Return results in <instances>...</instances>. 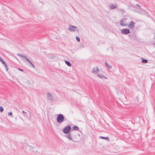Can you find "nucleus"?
<instances>
[{
    "label": "nucleus",
    "instance_id": "nucleus-1",
    "mask_svg": "<svg viewBox=\"0 0 155 155\" xmlns=\"http://www.w3.org/2000/svg\"><path fill=\"white\" fill-rule=\"evenodd\" d=\"M56 120L57 122L60 124H61L65 120L64 119V116L61 114H59L58 115Z\"/></svg>",
    "mask_w": 155,
    "mask_h": 155
},
{
    "label": "nucleus",
    "instance_id": "nucleus-2",
    "mask_svg": "<svg viewBox=\"0 0 155 155\" xmlns=\"http://www.w3.org/2000/svg\"><path fill=\"white\" fill-rule=\"evenodd\" d=\"M71 130V127L70 125L66 126L63 129V131L64 133L68 134Z\"/></svg>",
    "mask_w": 155,
    "mask_h": 155
},
{
    "label": "nucleus",
    "instance_id": "nucleus-3",
    "mask_svg": "<svg viewBox=\"0 0 155 155\" xmlns=\"http://www.w3.org/2000/svg\"><path fill=\"white\" fill-rule=\"evenodd\" d=\"M68 29L69 31H78L77 27L72 25H70Z\"/></svg>",
    "mask_w": 155,
    "mask_h": 155
},
{
    "label": "nucleus",
    "instance_id": "nucleus-4",
    "mask_svg": "<svg viewBox=\"0 0 155 155\" xmlns=\"http://www.w3.org/2000/svg\"><path fill=\"white\" fill-rule=\"evenodd\" d=\"M121 33L124 35L129 34L130 32L129 29L127 28L123 29L121 30Z\"/></svg>",
    "mask_w": 155,
    "mask_h": 155
},
{
    "label": "nucleus",
    "instance_id": "nucleus-5",
    "mask_svg": "<svg viewBox=\"0 0 155 155\" xmlns=\"http://www.w3.org/2000/svg\"><path fill=\"white\" fill-rule=\"evenodd\" d=\"M0 61L4 65L5 68L6 70L7 71H8V66L6 63L4 61V60L0 56Z\"/></svg>",
    "mask_w": 155,
    "mask_h": 155
},
{
    "label": "nucleus",
    "instance_id": "nucleus-6",
    "mask_svg": "<svg viewBox=\"0 0 155 155\" xmlns=\"http://www.w3.org/2000/svg\"><path fill=\"white\" fill-rule=\"evenodd\" d=\"M99 71L98 68L97 66L94 67L92 70V72L93 74H96Z\"/></svg>",
    "mask_w": 155,
    "mask_h": 155
},
{
    "label": "nucleus",
    "instance_id": "nucleus-7",
    "mask_svg": "<svg viewBox=\"0 0 155 155\" xmlns=\"http://www.w3.org/2000/svg\"><path fill=\"white\" fill-rule=\"evenodd\" d=\"M135 26V23L133 21H131L128 25V28H133Z\"/></svg>",
    "mask_w": 155,
    "mask_h": 155
},
{
    "label": "nucleus",
    "instance_id": "nucleus-8",
    "mask_svg": "<svg viewBox=\"0 0 155 155\" xmlns=\"http://www.w3.org/2000/svg\"><path fill=\"white\" fill-rule=\"evenodd\" d=\"M47 98L50 101H53L52 95L51 94L49 93H47Z\"/></svg>",
    "mask_w": 155,
    "mask_h": 155
},
{
    "label": "nucleus",
    "instance_id": "nucleus-9",
    "mask_svg": "<svg viewBox=\"0 0 155 155\" xmlns=\"http://www.w3.org/2000/svg\"><path fill=\"white\" fill-rule=\"evenodd\" d=\"M109 7L110 9H113L116 8L117 7V6L116 4H113L111 5Z\"/></svg>",
    "mask_w": 155,
    "mask_h": 155
},
{
    "label": "nucleus",
    "instance_id": "nucleus-10",
    "mask_svg": "<svg viewBox=\"0 0 155 155\" xmlns=\"http://www.w3.org/2000/svg\"><path fill=\"white\" fill-rule=\"evenodd\" d=\"M97 76L98 77L100 78H107L102 74H97Z\"/></svg>",
    "mask_w": 155,
    "mask_h": 155
},
{
    "label": "nucleus",
    "instance_id": "nucleus-11",
    "mask_svg": "<svg viewBox=\"0 0 155 155\" xmlns=\"http://www.w3.org/2000/svg\"><path fill=\"white\" fill-rule=\"evenodd\" d=\"M65 137H66L69 140H71L75 142V141H74L71 138V134H69L67 135L66 136H65Z\"/></svg>",
    "mask_w": 155,
    "mask_h": 155
},
{
    "label": "nucleus",
    "instance_id": "nucleus-12",
    "mask_svg": "<svg viewBox=\"0 0 155 155\" xmlns=\"http://www.w3.org/2000/svg\"><path fill=\"white\" fill-rule=\"evenodd\" d=\"M136 6H138V8L137 9H136V8H135V11L137 12L138 11H140L141 10V6L138 4H137Z\"/></svg>",
    "mask_w": 155,
    "mask_h": 155
},
{
    "label": "nucleus",
    "instance_id": "nucleus-13",
    "mask_svg": "<svg viewBox=\"0 0 155 155\" xmlns=\"http://www.w3.org/2000/svg\"><path fill=\"white\" fill-rule=\"evenodd\" d=\"M124 19H123L120 21V25L122 26H127V25L124 23Z\"/></svg>",
    "mask_w": 155,
    "mask_h": 155
},
{
    "label": "nucleus",
    "instance_id": "nucleus-14",
    "mask_svg": "<svg viewBox=\"0 0 155 155\" xmlns=\"http://www.w3.org/2000/svg\"><path fill=\"white\" fill-rule=\"evenodd\" d=\"M72 130H77L78 131L79 130V128L77 126H75L73 127L72 128Z\"/></svg>",
    "mask_w": 155,
    "mask_h": 155
},
{
    "label": "nucleus",
    "instance_id": "nucleus-15",
    "mask_svg": "<svg viewBox=\"0 0 155 155\" xmlns=\"http://www.w3.org/2000/svg\"><path fill=\"white\" fill-rule=\"evenodd\" d=\"M17 55L19 57H22L23 58H24L26 60L27 58H28L27 56H25V55H22L19 54H17Z\"/></svg>",
    "mask_w": 155,
    "mask_h": 155
},
{
    "label": "nucleus",
    "instance_id": "nucleus-16",
    "mask_svg": "<svg viewBox=\"0 0 155 155\" xmlns=\"http://www.w3.org/2000/svg\"><path fill=\"white\" fill-rule=\"evenodd\" d=\"M99 138L101 139L106 140H109V137H103V136H100L99 137Z\"/></svg>",
    "mask_w": 155,
    "mask_h": 155
},
{
    "label": "nucleus",
    "instance_id": "nucleus-17",
    "mask_svg": "<svg viewBox=\"0 0 155 155\" xmlns=\"http://www.w3.org/2000/svg\"><path fill=\"white\" fill-rule=\"evenodd\" d=\"M65 63L68 66L71 67V63L68 61H67V60H65Z\"/></svg>",
    "mask_w": 155,
    "mask_h": 155
},
{
    "label": "nucleus",
    "instance_id": "nucleus-18",
    "mask_svg": "<svg viewBox=\"0 0 155 155\" xmlns=\"http://www.w3.org/2000/svg\"><path fill=\"white\" fill-rule=\"evenodd\" d=\"M141 59L142 60V62L143 63H147L148 62V60L147 59H144L143 58H141Z\"/></svg>",
    "mask_w": 155,
    "mask_h": 155
},
{
    "label": "nucleus",
    "instance_id": "nucleus-19",
    "mask_svg": "<svg viewBox=\"0 0 155 155\" xmlns=\"http://www.w3.org/2000/svg\"><path fill=\"white\" fill-rule=\"evenodd\" d=\"M105 64L106 66H107L109 69H110L112 68V66L109 65L108 64L107 62H105Z\"/></svg>",
    "mask_w": 155,
    "mask_h": 155
},
{
    "label": "nucleus",
    "instance_id": "nucleus-20",
    "mask_svg": "<svg viewBox=\"0 0 155 155\" xmlns=\"http://www.w3.org/2000/svg\"><path fill=\"white\" fill-rule=\"evenodd\" d=\"M76 40L78 42H79L80 41V38L78 36H76Z\"/></svg>",
    "mask_w": 155,
    "mask_h": 155
},
{
    "label": "nucleus",
    "instance_id": "nucleus-21",
    "mask_svg": "<svg viewBox=\"0 0 155 155\" xmlns=\"http://www.w3.org/2000/svg\"><path fill=\"white\" fill-rule=\"evenodd\" d=\"M4 109L3 107L2 106H0V111L2 113Z\"/></svg>",
    "mask_w": 155,
    "mask_h": 155
},
{
    "label": "nucleus",
    "instance_id": "nucleus-22",
    "mask_svg": "<svg viewBox=\"0 0 155 155\" xmlns=\"http://www.w3.org/2000/svg\"><path fill=\"white\" fill-rule=\"evenodd\" d=\"M12 112H9L8 114V115L9 116L12 115Z\"/></svg>",
    "mask_w": 155,
    "mask_h": 155
},
{
    "label": "nucleus",
    "instance_id": "nucleus-23",
    "mask_svg": "<svg viewBox=\"0 0 155 155\" xmlns=\"http://www.w3.org/2000/svg\"><path fill=\"white\" fill-rule=\"evenodd\" d=\"M31 65L32 67L33 68H35V66H34V64H32Z\"/></svg>",
    "mask_w": 155,
    "mask_h": 155
},
{
    "label": "nucleus",
    "instance_id": "nucleus-24",
    "mask_svg": "<svg viewBox=\"0 0 155 155\" xmlns=\"http://www.w3.org/2000/svg\"><path fill=\"white\" fill-rule=\"evenodd\" d=\"M26 60L29 62L31 61L28 58L26 59Z\"/></svg>",
    "mask_w": 155,
    "mask_h": 155
},
{
    "label": "nucleus",
    "instance_id": "nucleus-25",
    "mask_svg": "<svg viewBox=\"0 0 155 155\" xmlns=\"http://www.w3.org/2000/svg\"><path fill=\"white\" fill-rule=\"evenodd\" d=\"M18 70L21 71H23V70L21 69H20V68H18Z\"/></svg>",
    "mask_w": 155,
    "mask_h": 155
},
{
    "label": "nucleus",
    "instance_id": "nucleus-26",
    "mask_svg": "<svg viewBox=\"0 0 155 155\" xmlns=\"http://www.w3.org/2000/svg\"><path fill=\"white\" fill-rule=\"evenodd\" d=\"M22 113H24V114H27V113L25 111H22Z\"/></svg>",
    "mask_w": 155,
    "mask_h": 155
},
{
    "label": "nucleus",
    "instance_id": "nucleus-27",
    "mask_svg": "<svg viewBox=\"0 0 155 155\" xmlns=\"http://www.w3.org/2000/svg\"><path fill=\"white\" fill-rule=\"evenodd\" d=\"M29 63L31 64V65L33 63H32V62L30 61Z\"/></svg>",
    "mask_w": 155,
    "mask_h": 155
},
{
    "label": "nucleus",
    "instance_id": "nucleus-28",
    "mask_svg": "<svg viewBox=\"0 0 155 155\" xmlns=\"http://www.w3.org/2000/svg\"><path fill=\"white\" fill-rule=\"evenodd\" d=\"M55 57L54 56H52L51 58H53Z\"/></svg>",
    "mask_w": 155,
    "mask_h": 155
},
{
    "label": "nucleus",
    "instance_id": "nucleus-29",
    "mask_svg": "<svg viewBox=\"0 0 155 155\" xmlns=\"http://www.w3.org/2000/svg\"><path fill=\"white\" fill-rule=\"evenodd\" d=\"M121 10V11H123V10L122 9Z\"/></svg>",
    "mask_w": 155,
    "mask_h": 155
}]
</instances>
